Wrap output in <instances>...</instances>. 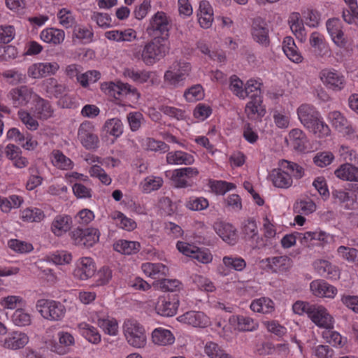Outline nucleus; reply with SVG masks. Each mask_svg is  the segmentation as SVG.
Wrapping results in <instances>:
<instances>
[{
    "instance_id": "obj_1",
    "label": "nucleus",
    "mask_w": 358,
    "mask_h": 358,
    "mask_svg": "<svg viewBox=\"0 0 358 358\" xmlns=\"http://www.w3.org/2000/svg\"><path fill=\"white\" fill-rule=\"evenodd\" d=\"M299 119L303 125L319 138L327 136L330 129L320 118L319 112L313 106L302 104L297 110Z\"/></svg>"
},
{
    "instance_id": "obj_2",
    "label": "nucleus",
    "mask_w": 358,
    "mask_h": 358,
    "mask_svg": "<svg viewBox=\"0 0 358 358\" xmlns=\"http://www.w3.org/2000/svg\"><path fill=\"white\" fill-rule=\"evenodd\" d=\"M36 308L41 316L50 321H60L66 313L65 306L59 301L39 299L36 303Z\"/></svg>"
},
{
    "instance_id": "obj_3",
    "label": "nucleus",
    "mask_w": 358,
    "mask_h": 358,
    "mask_svg": "<svg viewBox=\"0 0 358 358\" xmlns=\"http://www.w3.org/2000/svg\"><path fill=\"white\" fill-rule=\"evenodd\" d=\"M163 38H154L146 43L142 51L141 57L147 65H152L166 55L167 48Z\"/></svg>"
},
{
    "instance_id": "obj_4",
    "label": "nucleus",
    "mask_w": 358,
    "mask_h": 358,
    "mask_svg": "<svg viewBox=\"0 0 358 358\" xmlns=\"http://www.w3.org/2000/svg\"><path fill=\"white\" fill-rule=\"evenodd\" d=\"M170 27L166 13L158 11L151 18L147 32L155 36L154 38H163V40L166 41L169 36Z\"/></svg>"
},
{
    "instance_id": "obj_5",
    "label": "nucleus",
    "mask_w": 358,
    "mask_h": 358,
    "mask_svg": "<svg viewBox=\"0 0 358 358\" xmlns=\"http://www.w3.org/2000/svg\"><path fill=\"white\" fill-rule=\"evenodd\" d=\"M124 332L127 342L134 348H143L146 344L144 328L137 322L127 320L124 324Z\"/></svg>"
},
{
    "instance_id": "obj_6",
    "label": "nucleus",
    "mask_w": 358,
    "mask_h": 358,
    "mask_svg": "<svg viewBox=\"0 0 358 358\" xmlns=\"http://www.w3.org/2000/svg\"><path fill=\"white\" fill-rule=\"evenodd\" d=\"M99 231L95 228L78 227L71 232V237L76 245L90 248L99 241Z\"/></svg>"
},
{
    "instance_id": "obj_7",
    "label": "nucleus",
    "mask_w": 358,
    "mask_h": 358,
    "mask_svg": "<svg viewBox=\"0 0 358 358\" xmlns=\"http://www.w3.org/2000/svg\"><path fill=\"white\" fill-rule=\"evenodd\" d=\"M101 89L103 90H108V93L110 96H113L116 99H120V96H127L128 94H132L136 96V99L140 97V94L137 90L127 83H123L122 82H117L115 83L113 82L105 83L101 85Z\"/></svg>"
},
{
    "instance_id": "obj_8",
    "label": "nucleus",
    "mask_w": 358,
    "mask_h": 358,
    "mask_svg": "<svg viewBox=\"0 0 358 358\" xmlns=\"http://www.w3.org/2000/svg\"><path fill=\"white\" fill-rule=\"evenodd\" d=\"M309 310V317L319 327L327 329L334 328L333 317L329 314L327 310L322 306L314 304Z\"/></svg>"
},
{
    "instance_id": "obj_9",
    "label": "nucleus",
    "mask_w": 358,
    "mask_h": 358,
    "mask_svg": "<svg viewBox=\"0 0 358 358\" xmlns=\"http://www.w3.org/2000/svg\"><path fill=\"white\" fill-rule=\"evenodd\" d=\"M320 79L328 88L334 91H341L345 85L344 77L336 71L322 70L320 72Z\"/></svg>"
},
{
    "instance_id": "obj_10",
    "label": "nucleus",
    "mask_w": 358,
    "mask_h": 358,
    "mask_svg": "<svg viewBox=\"0 0 358 358\" xmlns=\"http://www.w3.org/2000/svg\"><path fill=\"white\" fill-rule=\"evenodd\" d=\"M252 35L255 41L264 46L270 43L268 29L264 20L261 18L255 19L252 23Z\"/></svg>"
},
{
    "instance_id": "obj_11",
    "label": "nucleus",
    "mask_w": 358,
    "mask_h": 358,
    "mask_svg": "<svg viewBox=\"0 0 358 358\" xmlns=\"http://www.w3.org/2000/svg\"><path fill=\"white\" fill-rule=\"evenodd\" d=\"M78 138L82 145L87 149H94L97 147L98 137L93 134L92 127L89 123L80 124L78 129Z\"/></svg>"
},
{
    "instance_id": "obj_12",
    "label": "nucleus",
    "mask_w": 358,
    "mask_h": 358,
    "mask_svg": "<svg viewBox=\"0 0 358 358\" xmlns=\"http://www.w3.org/2000/svg\"><path fill=\"white\" fill-rule=\"evenodd\" d=\"M32 92L27 86L12 89L8 94V98L12 101L14 107L26 106L31 99Z\"/></svg>"
},
{
    "instance_id": "obj_13",
    "label": "nucleus",
    "mask_w": 358,
    "mask_h": 358,
    "mask_svg": "<svg viewBox=\"0 0 358 358\" xmlns=\"http://www.w3.org/2000/svg\"><path fill=\"white\" fill-rule=\"evenodd\" d=\"M29 336L20 331H13L10 333L3 341L2 346L8 350H18L23 348L28 343Z\"/></svg>"
},
{
    "instance_id": "obj_14",
    "label": "nucleus",
    "mask_w": 358,
    "mask_h": 358,
    "mask_svg": "<svg viewBox=\"0 0 358 358\" xmlns=\"http://www.w3.org/2000/svg\"><path fill=\"white\" fill-rule=\"evenodd\" d=\"M241 229L246 241H256V243L252 245L253 249L259 248L261 245H264V244H259L260 241H262V238L259 237L257 225L255 220L250 218L245 220L242 224Z\"/></svg>"
},
{
    "instance_id": "obj_15",
    "label": "nucleus",
    "mask_w": 358,
    "mask_h": 358,
    "mask_svg": "<svg viewBox=\"0 0 358 358\" xmlns=\"http://www.w3.org/2000/svg\"><path fill=\"white\" fill-rule=\"evenodd\" d=\"M331 194L334 203L341 205L346 203V209L358 208V198L357 194H355L354 197H351L348 192L341 189H332Z\"/></svg>"
},
{
    "instance_id": "obj_16",
    "label": "nucleus",
    "mask_w": 358,
    "mask_h": 358,
    "mask_svg": "<svg viewBox=\"0 0 358 358\" xmlns=\"http://www.w3.org/2000/svg\"><path fill=\"white\" fill-rule=\"evenodd\" d=\"M199 174V171L196 168L187 167L176 169L172 176V180L175 183V186L178 188H182L190 186L188 181L184 178H190Z\"/></svg>"
},
{
    "instance_id": "obj_17",
    "label": "nucleus",
    "mask_w": 358,
    "mask_h": 358,
    "mask_svg": "<svg viewBox=\"0 0 358 358\" xmlns=\"http://www.w3.org/2000/svg\"><path fill=\"white\" fill-rule=\"evenodd\" d=\"M95 266L93 260L90 257H83L80 259L77 268L74 271V275L82 280H87L95 273Z\"/></svg>"
},
{
    "instance_id": "obj_18",
    "label": "nucleus",
    "mask_w": 358,
    "mask_h": 358,
    "mask_svg": "<svg viewBox=\"0 0 358 358\" xmlns=\"http://www.w3.org/2000/svg\"><path fill=\"white\" fill-rule=\"evenodd\" d=\"M178 320L194 327H206L208 319L203 312L189 311L178 317Z\"/></svg>"
},
{
    "instance_id": "obj_19",
    "label": "nucleus",
    "mask_w": 358,
    "mask_h": 358,
    "mask_svg": "<svg viewBox=\"0 0 358 358\" xmlns=\"http://www.w3.org/2000/svg\"><path fill=\"white\" fill-rule=\"evenodd\" d=\"M310 289L317 296L334 298L337 289L324 280H314L310 283Z\"/></svg>"
},
{
    "instance_id": "obj_20",
    "label": "nucleus",
    "mask_w": 358,
    "mask_h": 358,
    "mask_svg": "<svg viewBox=\"0 0 358 358\" xmlns=\"http://www.w3.org/2000/svg\"><path fill=\"white\" fill-rule=\"evenodd\" d=\"M59 341L57 343L55 341H50L49 348L51 351L55 352L59 355H64L67 352L66 347L73 345L74 338L68 332H59Z\"/></svg>"
},
{
    "instance_id": "obj_21",
    "label": "nucleus",
    "mask_w": 358,
    "mask_h": 358,
    "mask_svg": "<svg viewBox=\"0 0 358 358\" xmlns=\"http://www.w3.org/2000/svg\"><path fill=\"white\" fill-rule=\"evenodd\" d=\"M273 185L278 188H288L292 184V176L282 169H274L269 175Z\"/></svg>"
},
{
    "instance_id": "obj_22",
    "label": "nucleus",
    "mask_w": 358,
    "mask_h": 358,
    "mask_svg": "<svg viewBox=\"0 0 358 358\" xmlns=\"http://www.w3.org/2000/svg\"><path fill=\"white\" fill-rule=\"evenodd\" d=\"M44 90L48 94V97L64 98L66 96L65 85L60 84L54 78H50L43 82Z\"/></svg>"
},
{
    "instance_id": "obj_23",
    "label": "nucleus",
    "mask_w": 358,
    "mask_h": 358,
    "mask_svg": "<svg viewBox=\"0 0 358 358\" xmlns=\"http://www.w3.org/2000/svg\"><path fill=\"white\" fill-rule=\"evenodd\" d=\"M215 229L224 241L230 245H234L236 243V229L232 224L226 222H220L217 224Z\"/></svg>"
},
{
    "instance_id": "obj_24",
    "label": "nucleus",
    "mask_w": 358,
    "mask_h": 358,
    "mask_svg": "<svg viewBox=\"0 0 358 358\" xmlns=\"http://www.w3.org/2000/svg\"><path fill=\"white\" fill-rule=\"evenodd\" d=\"M334 173L343 180L358 182V167L352 164L345 163L341 165Z\"/></svg>"
},
{
    "instance_id": "obj_25",
    "label": "nucleus",
    "mask_w": 358,
    "mask_h": 358,
    "mask_svg": "<svg viewBox=\"0 0 358 358\" xmlns=\"http://www.w3.org/2000/svg\"><path fill=\"white\" fill-rule=\"evenodd\" d=\"M179 301L174 302L166 301L164 298H160L156 303L155 310L157 314L164 317H172L176 314Z\"/></svg>"
},
{
    "instance_id": "obj_26",
    "label": "nucleus",
    "mask_w": 358,
    "mask_h": 358,
    "mask_svg": "<svg viewBox=\"0 0 358 358\" xmlns=\"http://www.w3.org/2000/svg\"><path fill=\"white\" fill-rule=\"evenodd\" d=\"M152 339L157 345H167L174 343L175 337L169 330L157 328L152 331Z\"/></svg>"
},
{
    "instance_id": "obj_27",
    "label": "nucleus",
    "mask_w": 358,
    "mask_h": 358,
    "mask_svg": "<svg viewBox=\"0 0 358 358\" xmlns=\"http://www.w3.org/2000/svg\"><path fill=\"white\" fill-rule=\"evenodd\" d=\"M113 248L118 252L129 255L137 253L141 249V245L137 241L119 240L114 243Z\"/></svg>"
},
{
    "instance_id": "obj_28",
    "label": "nucleus",
    "mask_w": 358,
    "mask_h": 358,
    "mask_svg": "<svg viewBox=\"0 0 358 358\" xmlns=\"http://www.w3.org/2000/svg\"><path fill=\"white\" fill-rule=\"evenodd\" d=\"M71 217L67 215L57 216L52 223V231L57 236H61L71 229Z\"/></svg>"
},
{
    "instance_id": "obj_29",
    "label": "nucleus",
    "mask_w": 358,
    "mask_h": 358,
    "mask_svg": "<svg viewBox=\"0 0 358 358\" xmlns=\"http://www.w3.org/2000/svg\"><path fill=\"white\" fill-rule=\"evenodd\" d=\"M250 308L254 312L268 314L274 310V303L269 298L262 297L253 301L250 305Z\"/></svg>"
},
{
    "instance_id": "obj_30",
    "label": "nucleus",
    "mask_w": 358,
    "mask_h": 358,
    "mask_svg": "<svg viewBox=\"0 0 358 358\" xmlns=\"http://www.w3.org/2000/svg\"><path fill=\"white\" fill-rule=\"evenodd\" d=\"M35 102V110L41 119L47 120L52 115L54 110L48 100L37 96Z\"/></svg>"
},
{
    "instance_id": "obj_31",
    "label": "nucleus",
    "mask_w": 358,
    "mask_h": 358,
    "mask_svg": "<svg viewBox=\"0 0 358 358\" xmlns=\"http://www.w3.org/2000/svg\"><path fill=\"white\" fill-rule=\"evenodd\" d=\"M266 262H268V266L273 268L275 266L279 271H287L292 266V260L287 256L274 257L273 258H267Z\"/></svg>"
},
{
    "instance_id": "obj_32",
    "label": "nucleus",
    "mask_w": 358,
    "mask_h": 358,
    "mask_svg": "<svg viewBox=\"0 0 358 358\" xmlns=\"http://www.w3.org/2000/svg\"><path fill=\"white\" fill-rule=\"evenodd\" d=\"M289 138L294 150L303 151L306 149V137L302 130L299 129L291 130Z\"/></svg>"
},
{
    "instance_id": "obj_33",
    "label": "nucleus",
    "mask_w": 358,
    "mask_h": 358,
    "mask_svg": "<svg viewBox=\"0 0 358 358\" xmlns=\"http://www.w3.org/2000/svg\"><path fill=\"white\" fill-rule=\"evenodd\" d=\"M166 161L169 164L189 165L194 162V159L193 157L188 153L182 151H176L174 153H168Z\"/></svg>"
},
{
    "instance_id": "obj_34",
    "label": "nucleus",
    "mask_w": 358,
    "mask_h": 358,
    "mask_svg": "<svg viewBox=\"0 0 358 358\" xmlns=\"http://www.w3.org/2000/svg\"><path fill=\"white\" fill-rule=\"evenodd\" d=\"M310 43L313 48V51L316 56L323 57L327 55V50L326 44L320 37L318 32H313L310 37Z\"/></svg>"
},
{
    "instance_id": "obj_35",
    "label": "nucleus",
    "mask_w": 358,
    "mask_h": 358,
    "mask_svg": "<svg viewBox=\"0 0 358 358\" xmlns=\"http://www.w3.org/2000/svg\"><path fill=\"white\" fill-rule=\"evenodd\" d=\"M299 16L300 15L299 13H293L290 20H289V24L292 31L296 38L302 40L305 35V28L303 20H300Z\"/></svg>"
},
{
    "instance_id": "obj_36",
    "label": "nucleus",
    "mask_w": 358,
    "mask_h": 358,
    "mask_svg": "<svg viewBox=\"0 0 358 358\" xmlns=\"http://www.w3.org/2000/svg\"><path fill=\"white\" fill-rule=\"evenodd\" d=\"M280 166L296 179H300L304 175L303 168L295 162L283 159L280 162Z\"/></svg>"
},
{
    "instance_id": "obj_37",
    "label": "nucleus",
    "mask_w": 358,
    "mask_h": 358,
    "mask_svg": "<svg viewBox=\"0 0 358 358\" xmlns=\"http://www.w3.org/2000/svg\"><path fill=\"white\" fill-rule=\"evenodd\" d=\"M103 129L107 133L117 138L123 133V124L118 118H112L107 120L103 126Z\"/></svg>"
},
{
    "instance_id": "obj_38",
    "label": "nucleus",
    "mask_w": 358,
    "mask_h": 358,
    "mask_svg": "<svg viewBox=\"0 0 358 358\" xmlns=\"http://www.w3.org/2000/svg\"><path fill=\"white\" fill-rule=\"evenodd\" d=\"M233 320L237 322V329L241 331H252L258 327V324L249 317L238 315Z\"/></svg>"
},
{
    "instance_id": "obj_39",
    "label": "nucleus",
    "mask_w": 358,
    "mask_h": 358,
    "mask_svg": "<svg viewBox=\"0 0 358 358\" xmlns=\"http://www.w3.org/2000/svg\"><path fill=\"white\" fill-rule=\"evenodd\" d=\"M180 284V282L178 280L163 278L155 281L152 285L155 289H161L164 292H175L179 288Z\"/></svg>"
},
{
    "instance_id": "obj_40",
    "label": "nucleus",
    "mask_w": 358,
    "mask_h": 358,
    "mask_svg": "<svg viewBox=\"0 0 358 358\" xmlns=\"http://www.w3.org/2000/svg\"><path fill=\"white\" fill-rule=\"evenodd\" d=\"M252 100L246 105V110H250L252 114L257 113L259 116L263 117L265 115V109L262 108V100L259 95L257 94H253Z\"/></svg>"
},
{
    "instance_id": "obj_41",
    "label": "nucleus",
    "mask_w": 358,
    "mask_h": 358,
    "mask_svg": "<svg viewBox=\"0 0 358 358\" xmlns=\"http://www.w3.org/2000/svg\"><path fill=\"white\" fill-rule=\"evenodd\" d=\"M205 352L210 358H231L217 343L212 342L206 345Z\"/></svg>"
},
{
    "instance_id": "obj_42",
    "label": "nucleus",
    "mask_w": 358,
    "mask_h": 358,
    "mask_svg": "<svg viewBox=\"0 0 358 358\" xmlns=\"http://www.w3.org/2000/svg\"><path fill=\"white\" fill-rule=\"evenodd\" d=\"M12 321L19 327L29 326L31 323V319L29 314L25 313L22 308L15 310L12 315Z\"/></svg>"
},
{
    "instance_id": "obj_43",
    "label": "nucleus",
    "mask_w": 358,
    "mask_h": 358,
    "mask_svg": "<svg viewBox=\"0 0 358 358\" xmlns=\"http://www.w3.org/2000/svg\"><path fill=\"white\" fill-rule=\"evenodd\" d=\"M53 159L52 162L55 166L62 169H71L73 163L71 160L66 157L60 150H54L52 152Z\"/></svg>"
},
{
    "instance_id": "obj_44",
    "label": "nucleus",
    "mask_w": 358,
    "mask_h": 358,
    "mask_svg": "<svg viewBox=\"0 0 358 358\" xmlns=\"http://www.w3.org/2000/svg\"><path fill=\"white\" fill-rule=\"evenodd\" d=\"M184 96L190 102L202 99L204 96L202 86L199 84L192 86L185 92Z\"/></svg>"
},
{
    "instance_id": "obj_45",
    "label": "nucleus",
    "mask_w": 358,
    "mask_h": 358,
    "mask_svg": "<svg viewBox=\"0 0 358 358\" xmlns=\"http://www.w3.org/2000/svg\"><path fill=\"white\" fill-rule=\"evenodd\" d=\"M8 245L10 249L18 253H27L34 250L31 243L17 239L10 240Z\"/></svg>"
},
{
    "instance_id": "obj_46",
    "label": "nucleus",
    "mask_w": 358,
    "mask_h": 358,
    "mask_svg": "<svg viewBox=\"0 0 358 358\" xmlns=\"http://www.w3.org/2000/svg\"><path fill=\"white\" fill-rule=\"evenodd\" d=\"M313 266L320 275L326 278L331 277L334 271L331 264L323 259L314 262Z\"/></svg>"
},
{
    "instance_id": "obj_47",
    "label": "nucleus",
    "mask_w": 358,
    "mask_h": 358,
    "mask_svg": "<svg viewBox=\"0 0 358 358\" xmlns=\"http://www.w3.org/2000/svg\"><path fill=\"white\" fill-rule=\"evenodd\" d=\"M209 184L211 190L218 194H224L227 192L236 187V185L234 183L222 180H210Z\"/></svg>"
},
{
    "instance_id": "obj_48",
    "label": "nucleus",
    "mask_w": 358,
    "mask_h": 358,
    "mask_svg": "<svg viewBox=\"0 0 358 358\" xmlns=\"http://www.w3.org/2000/svg\"><path fill=\"white\" fill-rule=\"evenodd\" d=\"M333 127L338 131L342 132L348 128V120L339 111H334L329 114Z\"/></svg>"
},
{
    "instance_id": "obj_49",
    "label": "nucleus",
    "mask_w": 358,
    "mask_h": 358,
    "mask_svg": "<svg viewBox=\"0 0 358 358\" xmlns=\"http://www.w3.org/2000/svg\"><path fill=\"white\" fill-rule=\"evenodd\" d=\"M44 216L43 212L38 208H27L22 212V217L24 220L28 222H40Z\"/></svg>"
},
{
    "instance_id": "obj_50",
    "label": "nucleus",
    "mask_w": 358,
    "mask_h": 358,
    "mask_svg": "<svg viewBox=\"0 0 358 358\" xmlns=\"http://www.w3.org/2000/svg\"><path fill=\"white\" fill-rule=\"evenodd\" d=\"M18 116L20 120L29 130H36L38 127V122L27 111L20 110Z\"/></svg>"
},
{
    "instance_id": "obj_51",
    "label": "nucleus",
    "mask_w": 358,
    "mask_h": 358,
    "mask_svg": "<svg viewBox=\"0 0 358 358\" xmlns=\"http://www.w3.org/2000/svg\"><path fill=\"white\" fill-rule=\"evenodd\" d=\"M184 73H174L173 71L169 70L164 74V79L166 81L173 87H179L183 85V80H185Z\"/></svg>"
},
{
    "instance_id": "obj_52",
    "label": "nucleus",
    "mask_w": 358,
    "mask_h": 358,
    "mask_svg": "<svg viewBox=\"0 0 358 358\" xmlns=\"http://www.w3.org/2000/svg\"><path fill=\"white\" fill-rule=\"evenodd\" d=\"M223 263L226 266L233 268L238 271L243 270L246 266L245 260L241 257H224Z\"/></svg>"
},
{
    "instance_id": "obj_53",
    "label": "nucleus",
    "mask_w": 358,
    "mask_h": 358,
    "mask_svg": "<svg viewBox=\"0 0 358 358\" xmlns=\"http://www.w3.org/2000/svg\"><path fill=\"white\" fill-rule=\"evenodd\" d=\"M229 87L236 96L241 98L245 96V90H243V82L237 76H231Z\"/></svg>"
},
{
    "instance_id": "obj_54",
    "label": "nucleus",
    "mask_w": 358,
    "mask_h": 358,
    "mask_svg": "<svg viewBox=\"0 0 358 358\" xmlns=\"http://www.w3.org/2000/svg\"><path fill=\"white\" fill-rule=\"evenodd\" d=\"M334 157L331 152H324L317 153L313 158L314 163L320 167H324L330 164Z\"/></svg>"
},
{
    "instance_id": "obj_55",
    "label": "nucleus",
    "mask_w": 358,
    "mask_h": 358,
    "mask_svg": "<svg viewBox=\"0 0 358 358\" xmlns=\"http://www.w3.org/2000/svg\"><path fill=\"white\" fill-rule=\"evenodd\" d=\"M338 252L348 261L358 264V250L353 248L340 246L338 248Z\"/></svg>"
},
{
    "instance_id": "obj_56",
    "label": "nucleus",
    "mask_w": 358,
    "mask_h": 358,
    "mask_svg": "<svg viewBox=\"0 0 358 358\" xmlns=\"http://www.w3.org/2000/svg\"><path fill=\"white\" fill-rule=\"evenodd\" d=\"M57 17L60 20V23L66 28L72 27L76 23L75 18L71 11L66 8L61 9L57 14Z\"/></svg>"
},
{
    "instance_id": "obj_57",
    "label": "nucleus",
    "mask_w": 358,
    "mask_h": 358,
    "mask_svg": "<svg viewBox=\"0 0 358 358\" xmlns=\"http://www.w3.org/2000/svg\"><path fill=\"white\" fill-rule=\"evenodd\" d=\"M73 36L78 39L86 40L90 42L92 41L93 37V32L80 25H76L73 28Z\"/></svg>"
},
{
    "instance_id": "obj_58",
    "label": "nucleus",
    "mask_w": 358,
    "mask_h": 358,
    "mask_svg": "<svg viewBox=\"0 0 358 358\" xmlns=\"http://www.w3.org/2000/svg\"><path fill=\"white\" fill-rule=\"evenodd\" d=\"M313 185L323 197L328 198L330 195L326 180L324 177H317L313 182Z\"/></svg>"
},
{
    "instance_id": "obj_59",
    "label": "nucleus",
    "mask_w": 358,
    "mask_h": 358,
    "mask_svg": "<svg viewBox=\"0 0 358 358\" xmlns=\"http://www.w3.org/2000/svg\"><path fill=\"white\" fill-rule=\"evenodd\" d=\"M194 254L192 255V259H196L203 264H207L212 261L213 257L211 254L206 250H202L196 246Z\"/></svg>"
},
{
    "instance_id": "obj_60",
    "label": "nucleus",
    "mask_w": 358,
    "mask_h": 358,
    "mask_svg": "<svg viewBox=\"0 0 358 358\" xmlns=\"http://www.w3.org/2000/svg\"><path fill=\"white\" fill-rule=\"evenodd\" d=\"M126 77L131 78L133 80L141 83L146 82L150 78V75L146 72H137L131 69H126L124 72Z\"/></svg>"
},
{
    "instance_id": "obj_61",
    "label": "nucleus",
    "mask_w": 358,
    "mask_h": 358,
    "mask_svg": "<svg viewBox=\"0 0 358 358\" xmlns=\"http://www.w3.org/2000/svg\"><path fill=\"white\" fill-rule=\"evenodd\" d=\"M313 350L317 358H333L334 350L329 345H320Z\"/></svg>"
},
{
    "instance_id": "obj_62",
    "label": "nucleus",
    "mask_w": 358,
    "mask_h": 358,
    "mask_svg": "<svg viewBox=\"0 0 358 358\" xmlns=\"http://www.w3.org/2000/svg\"><path fill=\"white\" fill-rule=\"evenodd\" d=\"M13 26H0V43H8L14 38Z\"/></svg>"
},
{
    "instance_id": "obj_63",
    "label": "nucleus",
    "mask_w": 358,
    "mask_h": 358,
    "mask_svg": "<svg viewBox=\"0 0 358 358\" xmlns=\"http://www.w3.org/2000/svg\"><path fill=\"white\" fill-rule=\"evenodd\" d=\"M187 208L192 210H201L208 206V201L206 199L201 197L196 198L187 202Z\"/></svg>"
},
{
    "instance_id": "obj_64",
    "label": "nucleus",
    "mask_w": 358,
    "mask_h": 358,
    "mask_svg": "<svg viewBox=\"0 0 358 358\" xmlns=\"http://www.w3.org/2000/svg\"><path fill=\"white\" fill-rule=\"evenodd\" d=\"M96 282L98 285H103L109 282L112 278V271L108 267H103L96 275Z\"/></svg>"
}]
</instances>
